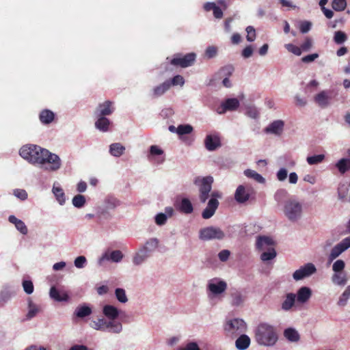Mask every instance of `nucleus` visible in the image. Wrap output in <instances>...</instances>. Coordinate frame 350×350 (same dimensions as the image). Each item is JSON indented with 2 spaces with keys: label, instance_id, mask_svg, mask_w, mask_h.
<instances>
[{
  "label": "nucleus",
  "instance_id": "obj_1",
  "mask_svg": "<svg viewBox=\"0 0 350 350\" xmlns=\"http://www.w3.org/2000/svg\"><path fill=\"white\" fill-rule=\"evenodd\" d=\"M19 154L30 163L42 165L48 163L49 166L45 169L49 171H57L62 166V160L57 154L37 145H25L20 149Z\"/></svg>",
  "mask_w": 350,
  "mask_h": 350
},
{
  "label": "nucleus",
  "instance_id": "obj_2",
  "mask_svg": "<svg viewBox=\"0 0 350 350\" xmlns=\"http://www.w3.org/2000/svg\"><path fill=\"white\" fill-rule=\"evenodd\" d=\"M255 338L260 345L273 346L278 340V336L272 325L262 323L255 330Z\"/></svg>",
  "mask_w": 350,
  "mask_h": 350
},
{
  "label": "nucleus",
  "instance_id": "obj_3",
  "mask_svg": "<svg viewBox=\"0 0 350 350\" xmlns=\"http://www.w3.org/2000/svg\"><path fill=\"white\" fill-rule=\"evenodd\" d=\"M159 241L157 238H150L142 245L133 258L135 265L144 263L159 247Z\"/></svg>",
  "mask_w": 350,
  "mask_h": 350
},
{
  "label": "nucleus",
  "instance_id": "obj_4",
  "mask_svg": "<svg viewBox=\"0 0 350 350\" xmlns=\"http://www.w3.org/2000/svg\"><path fill=\"white\" fill-rule=\"evenodd\" d=\"M90 326L94 329L112 334H120L122 331V325L120 322L108 321L103 317L91 321Z\"/></svg>",
  "mask_w": 350,
  "mask_h": 350
},
{
  "label": "nucleus",
  "instance_id": "obj_5",
  "mask_svg": "<svg viewBox=\"0 0 350 350\" xmlns=\"http://www.w3.org/2000/svg\"><path fill=\"white\" fill-rule=\"evenodd\" d=\"M283 212L290 221L297 222L302 217L303 206L297 200L288 199L284 202Z\"/></svg>",
  "mask_w": 350,
  "mask_h": 350
},
{
  "label": "nucleus",
  "instance_id": "obj_6",
  "mask_svg": "<svg viewBox=\"0 0 350 350\" xmlns=\"http://www.w3.org/2000/svg\"><path fill=\"white\" fill-rule=\"evenodd\" d=\"M213 178L211 176H197L193 183L199 189V200L201 203H205L209 198V193L212 189Z\"/></svg>",
  "mask_w": 350,
  "mask_h": 350
},
{
  "label": "nucleus",
  "instance_id": "obj_7",
  "mask_svg": "<svg viewBox=\"0 0 350 350\" xmlns=\"http://www.w3.org/2000/svg\"><path fill=\"white\" fill-rule=\"evenodd\" d=\"M224 329L226 336L236 337L246 332L247 324L242 319H228L224 325Z\"/></svg>",
  "mask_w": 350,
  "mask_h": 350
},
{
  "label": "nucleus",
  "instance_id": "obj_8",
  "mask_svg": "<svg viewBox=\"0 0 350 350\" xmlns=\"http://www.w3.org/2000/svg\"><path fill=\"white\" fill-rule=\"evenodd\" d=\"M209 196L211 198L208 202L207 206L202 213V217L205 219H209L214 215L219 204L218 199L222 198V193L220 191H214L211 195L209 194Z\"/></svg>",
  "mask_w": 350,
  "mask_h": 350
},
{
  "label": "nucleus",
  "instance_id": "obj_9",
  "mask_svg": "<svg viewBox=\"0 0 350 350\" xmlns=\"http://www.w3.org/2000/svg\"><path fill=\"white\" fill-rule=\"evenodd\" d=\"M225 237V233L219 228L208 226L201 228L199 231V239L204 241L217 239L221 240Z\"/></svg>",
  "mask_w": 350,
  "mask_h": 350
},
{
  "label": "nucleus",
  "instance_id": "obj_10",
  "mask_svg": "<svg viewBox=\"0 0 350 350\" xmlns=\"http://www.w3.org/2000/svg\"><path fill=\"white\" fill-rule=\"evenodd\" d=\"M227 283L219 278H214L208 281L206 285L207 291H208V297H216L224 293L227 289Z\"/></svg>",
  "mask_w": 350,
  "mask_h": 350
},
{
  "label": "nucleus",
  "instance_id": "obj_11",
  "mask_svg": "<svg viewBox=\"0 0 350 350\" xmlns=\"http://www.w3.org/2000/svg\"><path fill=\"white\" fill-rule=\"evenodd\" d=\"M196 58V54L195 53H187L185 55H182L181 54H176L171 60L170 63L172 65L175 66L187 68L194 64Z\"/></svg>",
  "mask_w": 350,
  "mask_h": 350
},
{
  "label": "nucleus",
  "instance_id": "obj_12",
  "mask_svg": "<svg viewBox=\"0 0 350 350\" xmlns=\"http://www.w3.org/2000/svg\"><path fill=\"white\" fill-rule=\"evenodd\" d=\"M350 247V237L343 239L331 250L329 260L332 261Z\"/></svg>",
  "mask_w": 350,
  "mask_h": 350
},
{
  "label": "nucleus",
  "instance_id": "obj_13",
  "mask_svg": "<svg viewBox=\"0 0 350 350\" xmlns=\"http://www.w3.org/2000/svg\"><path fill=\"white\" fill-rule=\"evenodd\" d=\"M316 271L317 268L311 262H308L296 270L293 274V278L296 281L301 280L305 278L312 275Z\"/></svg>",
  "mask_w": 350,
  "mask_h": 350
},
{
  "label": "nucleus",
  "instance_id": "obj_14",
  "mask_svg": "<svg viewBox=\"0 0 350 350\" xmlns=\"http://www.w3.org/2000/svg\"><path fill=\"white\" fill-rule=\"evenodd\" d=\"M230 297V305L236 308L243 307L247 299L246 292L237 288L231 289Z\"/></svg>",
  "mask_w": 350,
  "mask_h": 350
},
{
  "label": "nucleus",
  "instance_id": "obj_15",
  "mask_svg": "<svg viewBox=\"0 0 350 350\" xmlns=\"http://www.w3.org/2000/svg\"><path fill=\"white\" fill-rule=\"evenodd\" d=\"M205 148L208 151H214L221 146L219 134L217 133L208 134L204 139Z\"/></svg>",
  "mask_w": 350,
  "mask_h": 350
},
{
  "label": "nucleus",
  "instance_id": "obj_16",
  "mask_svg": "<svg viewBox=\"0 0 350 350\" xmlns=\"http://www.w3.org/2000/svg\"><path fill=\"white\" fill-rule=\"evenodd\" d=\"M15 295L16 291L12 286L4 285L0 291V308L4 307Z\"/></svg>",
  "mask_w": 350,
  "mask_h": 350
},
{
  "label": "nucleus",
  "instance_id": "obj_17",
  "mask_svg": "<svg viewBox=\"0 0 350 350\" xmlns=\"http://www.w3.org/2000/svg\"><path fill=\"white\" fill-rule=\"evenodd\" d=\"M123 254L120 250H113L110 253L105 252L98 259V264L101 266L105 260L111 261L113 262H120L123 258Z\"/></svg>",
  "mask_w": 350,
  "mask_h": 350
},
{
  "label": "nucleus",
  "instance_id": "obj_18",
  "mask_svg": "<svg viewBox=\"0 0 350 350\" xmlns=\"http://www.w3.org/2000/svg\"><path fill=\"white\" fill-rule=\"evenodd\" d=\"M239 105L240 103L237 98H227L221 103L220 107H219L217 109V113L219 114H223L227 111H234L238 109Z\"/></svg>",
  "mask_w": 350,
  "mask_h": 350
},
{
  "label": "nucleus",
  "instance_id": "obj_19",
  "mask_svg": "<svg viewBox=\"0 0 350 350\" xmlns=\"http://www.w3.org/2000/svg\"><path fill=\"white\" fill-rule=\"evenodd\" d=\"M233 71L234 68L232 66L228 65L224 66L215 74V77H224L222 81L223 85L226 88H230L232 83L229 79V77L232 75Z\"/></svg>",
  "mask_w": 350,
  "mask_h": 350
},
{
  "label": "nucleus",
  "instance_id": "obj_20",
  "mask_svg": "<svg viewBox=\"0 0 350 350\" xmlns=\"http://www.w3.org/2000/svg\"><path fill=\"white\" fill-rule=\"evenodd\" d=\"M284 122L281 120H277L269 124L264 130L266 133L280 135L284 130Z\"/></svg>",
  "mask_w": 350,
  "mask_h": 350
},
{
  "label": "nucleus",
  "instance_id": "obj_21",
  "mask_svg": "<svg viewBox=\"0 0 350 350\" xmlns=\"http://www.w3.org/2000/svg\"><path fill=\"white\" fill-rule=\"evenodd\" d=\"M114 111V108L112 107V102L107 100L103 103H100L95 112V116H106L111 115Z\"/></svg>",
  "mask_w": 350,
  "mask_h": 350
},
{
  "label": "nucleus",
  "instance_id": "obj_22",
  "mask_svg": "<svg viewBox=\"0 0 350 350\" xmlns=\"http://www.w3.org/2000/svg\"><path fill=\"white\" fill-rule=\"evenodd\" d=\"M121 313L122 311L113 305L106 304L103 308V314L108 321H115Z\"/></svg>",
  "mask_w": 350,
  "mask_h": 350
},
{
  "label": "nucleus",
  "instance_id": "obj_23",
  "mask_svg": "<svg viewBox=\"0 0 350 350\" xmlns=\"http://www.w3.org/2000/svg\"><path fill=\"white\" fill-rule=\"evenodd\" d=\"M174 213V210L171 206H167L165 208V213H159L154 217L155 223L158 226L164 225L168 217H172Z\"/></svg>",
  "mask_w": 350,
  "mask_h": 350
},
{
  "label": "nucleus",
  "instance_id": "obj_24",
  "mask_svg": "<svg viewBox=\"0 0 350 350\" xmlns=\"http://www.w3.org/2000/svg\"><path fill=\"white\" fill-rule=\"evenodd\" d=\"M250 194L243 185H239L237 188L234 193L235 200L240 204L245 203L250 198Z\"/></svg>",
  "mask_w": 350,
  "mask_h": 350
},
{
  "label": "nucleus",
  "instance_id": "obj_25",
  "mask_svg": "<svg viewBox=\"0 0 350 350\" xmlns=\"http://www.w3.org/2000/svg\"><path fill=\"white\" fill-rule=\"evenodd\" d=\"M274 245L273 239L266 236H259L256 240V247L259 250H267L268 247Z\"/></svg>",
  "mask_w": 350,
  "mask_h": 350
},
{
  "label": "nucleus",
  "instance_id": "obj_26",
  "mask_svg": "<svg viewBox=\"0 0 350 350\" xmlns=\"http://www.w3.org/2000/svg\"><path fill=\"white\" fill-rule=\"evenodd\" d=\"M296 295L293 293H287L284 297V300L281 304V309L284 311H289L295 305Z\"/></svg>",
  "mask_w": 350,
  "mask_h": 350
},
{
  "label": "nucleus",
  "instance_id": "obj_27",
  "mask_svg": "<svg viewBox=\"0 0 350 350\" xmlns=\"http://www.w3.org/2000/svg\"><path fill=\"white\" fill-rule=\"evenodd\" d=\"M235 341V347L238 350H246L250 345L251 340L250 337L243 333Z\"/></svg>",
  "mask_w": 350,
  "mask_h": 350
},
{
  "label": "nucleus",
  "instance_id": "obj_28",
  "mask_svg": "<svg viewBox=\"0 0 350 350\" xmlns=\"http://www.w3.org/2000/svg\"><path fill=\"white\" fill-rule=\"evenodd\" d=\"M312 291L309 287L302 286L297 293V301L301 304L306 303L311 297Z\"/></svg>",
  "mask_w": 350,
  "mask_h": 350
},
{
  "label": "nucleus",
  "instance_id": "obj_29",
  "mask_svg": "<svg viewBox=\"0 0 350 350\" xmlns=\"http://www.w3.org/2000/svg\"><path fill=\"white\" fill-rule=\"evenodd\" d=\"M170 88V80L165 81L163 83L152 89V97L158 98L163 95Z\"/></svg>",
  "mask_w": 350,
  "mask_h": 350
},
{
  "label": "nucleus",
  "instance_id": "obj_30",
  "mask_svg": "<svg viewBox=\"0 0 350 350\" xmlns=\"http://www.w3.org/2000/svg\"><path fill=\"white\" fill-rule=\"evenodd\" d=\"M177 208L185 214H190L193 211V204L187 198H183L181 199L180 203L177 206Z\"/></svg>",
  "mask_w": 350,
  "mask_h": 350
},
{
  "label": "nucleus",
  "instance_id": "obj_31",
  "mask_svg": "<svg viewBox=\"0 0 350 350\" xmlns=\"http://www.w3.org/2000/svg\"><path fill=\"white\" fill-rule=\"evenodd\" d=\"M97 120L95 122V127L102 132L109 131V126L111 124V121L106 117L96 116Z\"/></svg>",
  "mask_w": 350,
  "mask_h": 350
},
{
  "label": "nucleus",
  "instance_id": "obj_32",
  "mask_svg": "<svg viewBox=\"0 0 350 350\" xmlns=\"http://www.w3.org/2000/svg\"><path fill=\"white\" fill-rule=\"evenodd\" d=\"M329 99L330 97L326 91H321L314 96V101L322 108L329 105Z\"/></svg>",
  "mask_w": 350,
  "mask_h": 350
},
{
  "label": "nucleus",
  "instance_id": "obj_33",
  "mask_svg": "<svg viewBox=\"0 0 350 350\" xmlns=\"http://www.w3.org/2000/svg\"><path fill=\"white\" fill-rule=\"evenodd\" d=\"M125 150V146L119 142H116L109 146V152L113 157H120L124 154Z\"/></svg>",
  "mask_w": 350,
  "mask_h": 350
},
{
  "label": "nucleus",
  "instance_id": "obj_34",
  "mask_svg": "<svg viewBox=\"0 0 350 350\" xmlns=\"http://www.w3.org/2000/svg\"><path fill=\"white\" fill-rule=\"evenodd\" d=\"M92 312V308L87 304L80 305L76 308L74 314L78 318H85Z\"/></svg>",
  "mask_w": 350,
  "mask_h": 350
},
{
  "label": "nucleus",
  "instance_id": "obj_35",
  "mask_svg": "<svg viewBox=\"0 0 350 350\" xmlns=\"http://www.w3.org/2000/svg\"><path fill=\"white\" fill-rule=\"evenodd\" d=\"M350 183H340L338 188V198L340 201L345 202L347 199V194L349 191Z\"/></svg>",
  "mask_w": 350,
  "mask_h": 350
},
{
  "label": "nucleus",
  "instance_id": "obj_36",
  "mask_svg": "<svg viewBox=\"0 0 350 350\" xmlns=\"http://www.w3.org/2000/svg\"><path fill=\"white\" fill-rule=\"evenodd\" d=\"M39 118L42 124H49L53 121L55 113L49 109H44L40 113Z\"/></svg>",
  "mask_w": 350,
  "mask_h": 350
},
{
  "label": "nucleus",
  "instance_id": "obj_37",
  "mask_svg": "<svg viewBox=\"0 0 350 350\" xmlns=\"http://www.w3.org/2000/svg\"><path fill=\"white\" fill-rule=\"evenodd\" d=\"M284 337L290 342H296L300 339V336L298 332L293 327H288L284 331Z\"/></svg>",
  "mask_w": 350,
  "mask_h": 350
},
{
  "label": "nucleus",
  "instance_id": "obj_38",
  "mask_svg": "<svg viewBox=\"0 0 350 350\" xmlns=\"http://www.w3.org/2000/svg\"><path fill=\"white\" fill-rule=\"evenodd\" d=\"M49 295L52 299L57 301H67L69 299V296L67 293H64L61 294L55 286L51 288Z\"/></svg>",
  "mask_w": 350,
  "mask_h": 350
},
{
  "label": "nucleus",
  "instance_id": "obj_39",
  "mask_svg": "<svg viewBox=\"0 0 350 350\" xmlns=\"http://www.w3.org/2000/svg\"><path fill=\"white\" fill-rule=\"evenodd\" d=\"M335 166L341 174H345L350 170V159L342 158L337 161Z\"/></svg>",
  "mask_w": 350,
  "mask_h": 350
},
{
  "label": "nucleus",
  "instance_id": "obj_40",
  "mask_svg": "<svg viewBox=\"0 0 350 350\" xmlns=\"http://www.w3.org/2000/svg\"><path fill=\"white\" fill-rule=\"evenodd\" d=\"M332 281L335 284L344 286L347 282V275L344 272H334L332 276Z\"/></svg>",
  "mask_w": 350,
  "mask_h": 350
},
{
  "label": "nucleus",
  "instance_id": "obj_41",
  "mask_svg": "<svg viewBox=\"0 0 350 350\" xmlns=\"http://www.w3.org/2000/svg\"><path fill=\"white\" fill-rule=\"evenodd\" d=\"M28 308L29 310L26 314L25 320H31L35 317L39 312V308L35 304L33 303L31 299H28Z\"/></svg>",
  "mask_w": 350,
  "mask_h": 350
},
{
  "label": "nucleus",
  "instance_id": "obj_42",
  "mask_svg": "<svg viewBox=\"0 0 350 350\" xmlns=\"http://www.w3.org/2000/svg\"><path fill=\"white\" fill-rule=\"evenodd\" d=\"M244 174L248 178H253L259 183H264L265 182V179L254 170L250 169L246 170L244 171Z\"/></svg>",
  "mask_w": 350,
  "mask_h": 350
},
{
  "label": "nucleus",
  "instance_id": "obj_43",
  "mask_svg": "<svg viewBox=\"0 0 350 350\" xmlns=\"http://www.w3.org/2000/svg\"><path fill=\"white\" fill-rule=\"evenodd\" d=\"M53 193L56 197L57 200L59 203L60 205L64 204L66 202L65 194L63 189L59 187H53Z\"/></svg>",
  "mask_w": 350,
  "mask_h": 350
},
{
  "label": "nucleus",
  "instance_id": "obj_44",
  "mask_svg": "<svg viewBox=\"0 0 350 350\" xmlns=\"http://www.w3.org/2000/svg\"><path fill=\"white\" fill-rule=\"evenodd\" d=\"M276 251L273 247H268L267 251L264 252L260 255V259L262 261H269L276 256Z\"/></svg>",
  "mask_w": 350,
  "mask_h": 350
},
{
  "label": "nucleus",
  "instance_id": "obj_45",
  "mask_svg": "<svg viewBox=\"0 0 350 350\" xmlns=\"http://www.w3.org/2000/svg\"><path fill=\"white\" fill-rule=\"evenodd\" d=\"M333 40L336 44H342L347 41V36L342 31H336L334 32Z\"/></svg>",
  "mask_w": 350,
  "mask_h": 350
},
{
  "label": "nucleus",
  "instance_id": "obj_46",
  "mask_svg": "<svg viewBox=\"0 0 350 350\" xmlns=\"http://www.w3.org/2000/svg\"><path fill=\"white\" fill-rule=\"evenodd\" d=\"M324 159L325 155L323 154H320L308 157L306 158V161L309 165H313L322 163Z\"/></svg>",
  "mask_w": 350,
  "mask_h": 350
},
{
  "label": "nucleus",
  "instance_id": "obj_47",
  "mask_svg": "<svg viewBox=\"0 0 350 350\" xmlns=\"http://www.w3.org/2000/svg\"><path fill=\"white\" fill-rule=\"evenodd\" d=\"M106 208L114 209L120 205V202L113 196H107L105 200Z\"/></svg>",
  "mask_w": 350,
  "mask_h": 350
},
{
  "label": "nucleus",
  "instance_id": "obj_48",
  "mask_svg": "<svg viewBox=\"0 0 350 350\" xmlns=\"http://www.w3.org/2000/svg\"><path fill=\"white\" fill-rule=\"evenodd\" d=\"M347 3L346 0H333L332 7L336 12H342L345 10Z\"/></svg>",
  "mask_w": 350,
  "mask_h": 350
},
{
  "label": "nucleus",
  "instance_id": "obj_49",
  "mask_svg": "<svg viewBox=\"0 0 350 350\" xmlns=\"http://www.w3.org/2000/svg\"><path fill=\"white\" fill-rule=\"evenodd\" d=\"M115 295L118 301L122 304H125L128 301V298L126 295V291L124 288H117L115 289Z\"/></svg>",
  "mask_w": 350,
  "mask_h": 350
},
{
  "label": "nucleus",
  "instance_id": "obj_50",
  "mask_svg": "<svg viewBox=\"0 0 350 350\" xmlns=\"http://www.w3.org/2000/svg\"><path fill=\"white\" fill-rule=\"evenodd\" d=\"M72 202L75 207L78 208H82L85 204V198L83 195L78 194L74 196Z\"/></svg>",
  "mask_w": 350,
  "mask_h": 350
},
{
  "label": "nucleus",
  "instance_id": "obj_51",
  "mask_svg": "<svg viewBox=\"0 0 350 350\" xmlns=\"http://www.w3.org/2000/svg\"><path fill=\"white\" fill-rule=\"evenodd\" d=\"M288 192L285 189H279L276 191V193L274 195V198L275 201L278 203H282L286 201V198H287Z\"/></svg>",
  "mask_w": 350,
  "mask_h": 350
},
{
  "label": "nucleus",
  "instance_id": "obj_52",
  "mask_svg": "<svg viewBox=\"0 0 350 350\" xmlns=\"http://www.w3.org/2000/svg\"><path fill=\"white\" fill-rule=\"evenodd\" d=\"M193 131V126L190 124H180L178 126V135L189 134Z\"/></svg>",
  "mask_w": 350,
  "mask_h": 350
},
{
  "label": "nucleus",
  "instance_id": "obj_53",
  "mask_svg": "<svg viewBox=\"0 0 350 350\" xmlns=\"http://www.w3.org/2000/svg\"><path fill=\"white\" fill-rule=\"evenodd\" d=\"M245 114L253 119H257L259 117V111L254 106H249L246 108Z\"/></svg>",
  "mask_w": 350,
  "mask_h": 350
},
{
  "label": "nucleus",
  "instance_id": "obj_54",
  "mask_svg": "<svg viewBox=\"0 0 350 350\" xmlns=\"http://www.w3.org/2000/svg\"><path fill=\"white\" fill-rule=\"evenodd\" d=\"M345 267V262L342 260H336L332 265V270L337 272H343V270Z\"/></svg>",
  "mask_w": 350,
  "mask_h": 350
},
{
  "label": "nucleus",
  "instance_id": "obj_55",
  "mask_svg": "<svg viewBox=\"0 0 350 350\" xmlns=\"http://www.w3.org/2000/svg\"><path fill=\"white\" fill-rule=\"evenodd\" d=\"M312 23L308 21H300L299 23V30L302 33H308L312 28Z\"/></svg>",
  "mask_w": 350,
  "mask_h": 350
},
{
  "label": "nucleus",
  "instance_id": "obj_56",
  "mask_svg": "<svg viewBox=\"0 0 350 350\" xmlns=\"http://www.w3.org/2000/svg\"><path fill=\"white\" fill-rule=\"evenodd\" d=\"M23 288L24 291L28 294L30 295L33 292V282L31 280H23L22 282Z\"/></svg>",
  "mask_w": 350,
  "mask_h": 350
},
{
  "label": "nucleus",
  "instance_id": "obj_57",
  "mask_svg": "<svg viewBox=\"0 0 350 350\" xmlns=\"http://www.w3.org/2000/svg\"><path fill=\"white\" fill-rule=\"evenodd\" d=\"M87 263V259L84 256H79L74 260L75 266L78 269L83 268Z\"/></svg>",
  "mask_w": 350,
  "mask_h": 350
},
{
  "label": "nucleus",
  "instance_id": "obj_58",
  "mask_svg": "<svg viewBox=\"0 0 350 350\" xmlns=\"http://www.w3.org/2000/svg\"><path fill=\"white\" fill-rule=\"evenodd\" d=\"M246 39L248 42H253L256 39V30L252 26H248L246 28Z\"/></svg>",
  "mask_w": 350,
  "mask_h": 350
},
{
  "label": "nucleus",
  "instance_id": "obj_59",
  "mask_svg": "<svg viewBox=\"0 0 350 350\" xmlns=\"http://www.w3.org/2000/svg\"><path fill=\"white\" fill-rule=\"evenodd\" d=\"M286 49L291 53L295 54V55L299 56L301 55V46H297L293 44H287L285 45Z\"/></svg>",
  "mask_w": 350,
  "mask_h": 350
},
{
  "label": "nucleus",
  "instance_id": "obj_60",
  "mask_svg": "<svg viewBox=\"0 0 350 350\" xmlns=\"http://www.w3.org/2000/svg\"><path fill=\"white\" fill-rule=\"evenodd\" d=\"M185 83L184 78L179 75H177L174 76L171 80H170V87L172 85H180V86H183Z\"/></svg>",
  "mask_w": 350,
  "mask_h": 350
},
{
  "label": "nucleus",
  "instance_id": "obj_61",
  "mask_svg": "<svg viewBox=\"0 0 350 350\" xmlns=\"http://www.w3.org/2000/svg\"><path fill=\"white\" fill-rule=\"evenodd\" d=\"M217 49L214 46H209L205 51V55L208 59H212L217 55Z\"/></svg>",
  "mask_w": 350,
  "mask_h": 350
},
{
  "label": "nucleus",
  "instance_id": "obj_62",
  "mask_svg": "<svg viewBox=\"0 0 350 350\" xmlns=\"http://www.w3.org/2000/svg\"><path fill=\"white\" fill-rule=\"evenodd\" d=\"M15 227L23 234H27L28 232L25 224L21 219L16 224Z\"/></svg>",
  "mask_w": 350,
  "mask_h": 350
},
{
  "label": "nucleus",
  "instance_id": "obj_63",
  "mask_svg": "<svg viewBox=\"0 0 350 350\" xmlns=\"http://www.w3.org/2000/svg\"><path fill=\"white\" fill-rule=\"evenodd\" d=\"M14 194L16 198L22 200L27 198V193L24 189H16L14 191Z\"/></svg>",
  "mask_w": 350,
  "mask_h": 350
},
{
  "label": "nucleus",
  "instance_id": "obj_64",
  "mask_svg": "<svg viewBox=\"0 0 350 350\" xmlns=\"http://www.w3.org/2000/svg\"><path fill=\"white\" fill-rule=\"evenodd\" d=\"M179 350H201L198 345L195 342H190L186 345L184 348Z\"/></svg>",
  "mask_w": 350,
  "mask_h": 350
}]
</instances>
